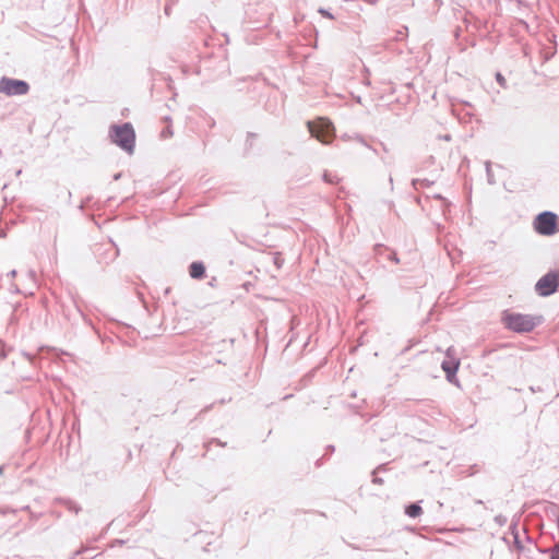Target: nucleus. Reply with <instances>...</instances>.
Instances as JSON below:
<instances>
[{"label": "nucleus", "instance_id": "obj_1", "mask_svg": "<svg viewBox=\"0 0 559 559\" xmlns=\"http://www.w3.org/2000/svg\"><path fill=\"white\" fill-rule=\"evenodd\" d=\"M501 322L506 329L515 333H530L542 322V317L524 314L503 310L501 313Z\"/></svg>", "mask_w": 559, "mask_h": 559}, {"label": "nucleus", "instance_id": "obj_2", "mask_svg": "<svg viewBox=\"0 0 559 559\" xmlns=\"http://www.w3.org/2000/svg\"><path fill=\"white\" fill-rule=\"evenodd\" d=\"M108 136L111 143L116 144L128 154H132L134 152L136 135L131 122L111 124L109 127Z\"/></svg>", "mask_w": 559, "mask_h": 559}, {"label": "nucleus", "instance_id": "obj_3", "mask_svg": "<svg viewBox=\"0 0 559 559\" xmlns=\"http://www.w3.org/2000/svg\"><path fill=\"white\" fill-rule=\"evenodd\" d=\"M533 227L540 236H554L559 233V215L551 211L540 212L535 216Z\"/></svg>", "mask_w": 559, "mask_h": 559}, {"label": "nucleus", "instance_id": "obj_4", "mask_svg": "<svg viewBox=\"0 0 559 559\" xmlns=\"http://www.w3.org/2000/svg\"><path fill=\"white\" fill-rule=\"evenodd\" d=\"M308 130L312 138L322 143H329L334 136V126L329 119L319 118L317 121H307Z\"/></svg>", "mask_w": 559, "mask_h": 559}, {"label": "nucleus", "instance_id": "obj_5", "mask_svg": "<svg viewBox=\"0 0 559 559\" xmlns=\"http://www.w3.org/2000/svg\"><path fill=\"white\" fill-rule=\"evenodd\" d=\"M559 288V269L550 270L535 284V292L540 297H548Z\"/></svg>", "mask_w": 559, "mask_h": 559}, {"label": "nucleus", "instance_id": "obj_6", "mask_svg": "<svg viewBox=\"0 0 559 559\" xmlns=\"http://www.w3.org/2000/svg\"><path fill=\"white\" fill-rule=\"evenodd\" d=\"M29 84L20 79L2 76L0 79V93L7 96H21L29 92Z\"/></svg>", "mask_w": 559, "mask_h": 559}, {"label": "nucleus", "instance_id": "obj_7", "mask_svg": "<svg viewBox=\"0 0 559 559\" xmlns=\"http://www.w3.org/2000/svg\"><path fill=\"white\" fill-rule=\"evenodd\" d=\"M460 364V359L455 356H451V359H444L441 362V368L445 373L447 381L456 386H460V381L456 376Z\"/></svg>", "mask_w": 559, "mask_h": 559}, {"label": "nucleus", "instance_id": "obj_8", "mask_svg": "<svg viewBox=\"0 0 559 559\" xmlns=\"http://www.w3.org/2000/svg\"><path fill=\"white\" fill-rule=\"evenodd\" d=\"M374 253L377 257L392 261L393 263H400L396 251L391 250L384 245L378 243L374 246Z\"/></svg>", "mask_w": 559, "mask_h": 559}, {"label": "nucleus", "instance_id": "obj_9", "mask_svg": "<svg viewBox=\"0 0 559 559\" xmlns=\"http://www.w3.org/2000/svg\"><path fill=\"white\" fill-rule=\"evenodd\" d=\"M206 267L202 261H193L189 265V275L194 280H203L205 277Z\"/></svg>", "mask_w": 559, "mask_h": 559}, {"label": "nucleus", "instance_id": "obj_10", "mask_svg": "<svg viewBox=\"0 0 559 559\" xmlns=\"http://www.w3.org/2000/svg\"><path fill=\"white\" fill-rule=\"evenodd\" d=\"M423 513V508L419 502H413L405 507V514L409 518H418Z\"/></svg>", "mask_w": 559, "mask_h": 559}, {"label": "nucleus", "instance_id": "obj_11", "mask_svg": "<svg viewBox=\"0 0 559 559\" xmlns=\"http://www.w3.org/2000/svg\"><path fill=\"white\" fill-rule=\"evenodd\" d=\"M57 501L63 504L67 508V510L74 512L75 514H78L82 510L81 507L71 499L59 498Z\"/></svg>", "mask_w": 559, "mask_h": 559}, {"label": "nucleus", "instance_id": "obj_12", "mask_svg": "<svg viewBox=\"0 0 559 559\" xmlns=\"http://www.w3.org/2000/svg\"><path fill=\"white\" fill-rule=\"evenodd\" d=\"M431 185H433V181H431L429 179H413L412 180V186L415 190H418L419 186L420 187H430Z\"/></svg>", "mask_w": 559, "mask_h": 559}, {"label": "nucleus", "instance_id": "obj_13", "mask_svg": "<svg viewBox=\"0 0 559 559\" xmlns=\"http://www.w3.org/2000/svg\"><path fill=\"white\" fill-rule=\"evenodd\" d=\"M385 464H380L373 472H372V483L376 485H382L383 479L379 476H377L378 472L385 471Z\"/></svg>", "mask_w": 559, "mask_h": 559}, {"label": "nucleus", "instance_id": "obj_14", "mask_svg": "<svg viewBox=\"0 0 559 559\" xmlns=\"http://www.w3.org/2000/svg\"><path fill=\"white\" fill-rule=\"evenodd\" d=\"M323 180L325 182L330 183V185H336V183H338L340 178L335 174H332V173H329V171H324Z\"/></svg>", "mask_w": 559, "mask_h": 559}, {"label": "nucleus", "instance_id": "obj_15", "mask_svg": "<svg viewBox=\"0 0 559 559\" xmlns=\"http://www.w3.org/2000/svg\"><path fill=\"white\" fill-rule=\"evenodd\" d=\"M258 139V134L254 132H248L246 140V151H249L253 147L254 141Z\"/></svg>", "mask_w": 559, "mask_h": 559}, {"label": "nucleus", "instance_id": "obj_16", "mask_svg": "<svg viewBox=\"0 0 559 559\" xmlns=\"http://www.w3.org/2000/svg\"><path fill=\"white\" fill-rule=\"evenodd\" d=\"M356 141L378 155V150L369 144L362 135H356Z\"/></svg>", "mask_w": 559, "mask_h": 559}, {"label": "nucleus", "instance_id": "obj_17", "mask_svg": "<svg viewBox=\"0 0 559 559\" xmlns=\"http://www.w3.org/2000/svg\"><path fill=\"white\" fill-rule=\"evenodd\" d=\"M285 260L281 252H274L273 253V264L276 266V269H281L284 264Z\"/></svg>", "mask_w": 559, "mask_h": 559}, {"label": "nucleus", "instance_id": "obj_18", "mask_svg": "<svg viewBox=\"0 0 559 559\" xmlns=\"http://www.w3.org/2000/svg\"><path fill=\"white\" fill-rule=\"evenodd\" d=\"M496 82L500 85V87L507 90L508 84L506 78L502 75L501 72H496L495 74Z\"/></svg>", "mask_w": 559, "mask_h": 559}, {"label": "nucleus", "instance_id": "obj_19", "mask_svg": "<svg viewBox=\"0 0 559 559\" xmlns=\"http://www.w3.org/2000/svg\"><path fill=\"white\" fill-rule=\"evenodd\" d=\"M549 551V559H559V542L551 548H546Z\"/></svg>", "mask_w": 559, "mask_h": 559}, {"label": "nucleus", "instance_id": "obj_20", "mask_svg": "<svg viewBox=\"0 0 559 559\" xmlns=\"http://www.w3.org/2000/svg\"><path fill=\"white\" fill-rule=\"evenodd\" d=\"M526 559H539L536 556V549H532L530 547H526L524 551L521 552Z\"/></svg>", "mask_w": 559, "mask_h": 559}, {"label": "nucleus", "instance_id": "obj_21", "mask_svg": "<svg viewBox=\"0 0 559 559\" xmlns=\"http://www.w3.org/2000/svg\"><path fill=\"white\" fill-rule=\"evenodd\" d=\"M518 525H519V519L512 520V522L510 524V527H509V531H510V533H511V535L513 537L520 536V533H519V530H518Z\"/></svg>", "mask_w": 559, "mask_h": 559}, {"label": "nucleus", "instance_id": "obj_22", "mask_svg": "<svg viewBox=\"0 0 559 559\" xmlns=\"http://www.w3.org/2000/svg\"><path fill=\"white\" fill-rule=\"evenodd\" d=\"M513 546L515 547V549L519 551V552H522L524 551V549L526 548L522 540L520 539V536H515L513 537Z\"/></svg>", "mask_w": 559, "mask_h": 559}, {"label": "nucleus", "instance_id": "obj_23", "mask_svg": "<svg viewBox=\"0 0 559 559\" xmlns=\"http://www.w3.org/2000/svg\"><path fill=\"white\" fill-rule=\"evenodd\" d=\"M485 166H486V174H487L488 182L490 185H492L495 181L492 179L493 176H492V171H491V163L489 160H487L485 163Z\"/></svg>", "mask_w": 559, "mask_h": 559}, {"label": "nucleus", "instance_id": "obj_24", "mask_svg": "<svg viewBox=\"0 0 559 559\" xmlns=\"http://www.w3.org/2000/svg\"><path fill=\"white\" fill-rule=\"evenodd\" d=\"M318 12L323 16V17H326V19H330V20H333L334 19V15L326 9H323V8H320L318 10Z\"/></svg>", "mask_w": 559, "mask_h": 559}, {"label": "nucleus", "instance_id": "obj_25", "mask_svg": "<svg viewBox=\"0 0 559 559\" xmlns=\"http://www.w3.org/2000/svg\"><path fill=\"white\" fill-rule=\"evenodd\" d=\"M174 132H173V128L170 126L166 127L163 131H162V136L163 138H169V136H173Z\"/></svg>", "mask_w": 559, "mask_h": 559}, {"label": "nucleus", "instance_id": "obj_26", "mask_svg": "<svg viewBox=\"0 0 559 559\" xmlns=\"http://www.w3.org/2000/svg\"><path fill=\"white\" fill-rule=\"evenodd\" d=\"M495 521L499 524V525H504L507 523V518L499 514L497 516H495Z\"/></svg>", "mask_w": 559, "mask_h": 559}, {"label": "nucleus", "instance_id": "obj_27", "mask_svg": "<svg viewBox=\"0 0 559 559\" xmlns=\"http://www.w3.org/2000/svg\"><path fill=\"white\" fill-rule=\"evenodd\" d=\"M7 357L5 344L0 340V358Z\"/></svg>", "mask_w": 559, "mask_h": 559}, {"label": "nucleus", "instance_id": "obj_28", "mask_svg": "<svg viewBox=\"0 0 559 559\" xmlns=\"http://www.w3.org/2000/svg\"><path fill=\"white\" fill-rule=\"evenodd\" d=\"M210 444H217L219 447H226V442H222L219 439H216V438L211 439L209 442V445Z\"/></svg>", "mask_w": 559, "mask_h": 559}, {"label": "nucleus", "instance_id": "obj_29", "mask_svg": "<svg viewBox=\"0 0 559 559\" xmlns=\"http://www.w3.org/2000/svg\"><path fill=\"white\" fill-rule=\"evenodd\" d=\"M87 549H88L87 547L82 546L81 548H79L78 550H75V551L73 552V557H72V558H74V557H76V556H80V555L84 554Z\"/></svg>", "mask_w": 559, "mask_h": 559}, {"label": "nucleus", "instance_id": "obj_30", "mask_svg": "<svg viewBox=\"0 0 559 559\" xmlns=\"http://www.w3.org/2000/svg\"><path fill=\"white\" fill-rule=\"evenodd\" d=\"M445 356L447 358L445 359H451V356H455V350L453 347H449L445 352Z\"/></svg>", "mask_w": 559, "mask_h": 559}, {"label": "nucleus", "instance_id": "obj_31", "mask_svg": "<svg viewBox=\"0 0 559 559\" xmlns=\"http://www.w3.org/2000/svg\"><path fill=\"white\" fill-rule=\"evenodd\" d=\"M334 451H335V447L333 444H329L325 448V455H331L332 453H334Z\"/></svg>", "mask_w": 559, "mask_h": 559}, {"label": "nucleus", "instance_id": "obj_32", "mask_svg": "<svg viewBox=\"0 0 559 559\" xmlns=\"http://www.w3.org/2000/svg\"><path fill=\"white\" fill-rule=\"evenodd\" d=\"M524 533H525V540H526L527 543H530V544H534V545H535L536 543L534 542V539L532 538V536H530V534H528V532H527V530H526V528L524 530Z\"/></svg>", "mask_w": 559, "mask_h": 559}, {"label": "nucleus", "instance_id": "obj_33", "mask_svg": "<svg viewBox=\"0 0 559 559\" xmlns=\"http://www.w3.org/2000/svg\"><path fill=\"white\" fill-rule=\"evenodd\" d=\"M530 391H531L532 393H537V392H543L544 390H543V388H542V386H539V385H537V386L531 385V386H530Z\"/></svg>", "mask_w": 559, "mask_h": 559}, {"label": "nucleus", "instance_id": "obj_34", "mask_svg": "<svg viewBox=\"0 0 559 559\" xmlns=\"http://www.w3.org/2000/svg\"><path fill=\"white\" fill-rule=\"evenodd\" d=\"M535 549H536V554L538 555H546V554H549V551H546V548H540L538 547L536 544H535Z\"/></svg>", "mask_w": 559, "mask_h": 559}, {"label": "nucleus", "instance_id": "obj_35", "mask_svg": "<svg viewBox=\"0 0 559 559\" xmlns=\"http://www.w3.org/2000/svg\"><path fill=\"white\" fill-rule=\"evenodd\" d=\"M23 355L26 357V359L28 361H31L32 364L34 362V360H35V356L34 355L28 354V353H24Z\"/></svg>", "mask_w": 559, "mask_h": 559}, {"label": "nucleus", "instance_id": "obj_36", "mask_svg": "<svg viewBox=\"0 0 559 559\" xmlns=\"http://www.w3.org/2000/svg\"><path fill=\"white\" fill-rule=\"evenodd\" d=\"M379 145L381 146V148H382V151H383L384 153H388V152H389L388 146H386L383 142L379 141Z\"/></svg>", "mask_w": 559, "mask_h": 559}, {"label": "nucleus", "instance_id": "obj_37", "mask_svg": "<svg viewBox=\"0 0 559 559\" xmlns=\"http://www.w3.org/2000/svg\"><path fill=\"white\" fill-rule=\"evenodd\" d=\"M433 199H436V200H440V201H443V202H445V201H447V200H445L441 194H439V193L435 194V195H433Z\"/></svg>", "mask_w": 559, "mask_h": 559}, {"label": "nucleus", "instance_id": "obj_38", "mask_svg": "<svg viewBox=\"0 0 559 559\" xmlns=\"http://www.w3.org/2000/svg\"><path fill=\"white\" fill-rule=\"evenodd\" d=\"M211 407H212V405L205 406L203 409H201V411H200L199 415H201V414H203V413H205V412L210 411V409H211Z\"/></svg>", "mask_w": 559, "mask_h": 559}, {"label": "nucleus", "instance_id": "obj_39", "mask_svg": "<svg viewBox=\"0 0 559 559\" xmlns=\"http://www.w3.org/2000/svg\"><path fill=\"white\" fill-rule=\"evenodd\" d=\"M493 352V349H485L484 350V357L488 356L489 354H491Z\"/></svg>", "mask_w": 559, "mask_h": 559}, {"label": "nucleus", "instance_id": "obj_40", "mask_svg": "<svg viewBox=\"0 0 559 559\" xmlns=\"http://www.w3.org/2000/svg\"><path fill=\"white\" fill-rule=\"evenodd\" d=\"M381 160L384 163V164H391L392 162L391 160H388L385 157L381 156Z\"/></svg>", "mask_w": 559, "mask_h": 559}, {"label": "nucleus", "instance_id": "obj_41", "mask_svg": "<svg viewBox=\"0 0 559 559\" xmlns=\"http://www.w3.org/2000/svg\"><path fill=\"white\" fill-rule=\"evenodd\" d=\"M8 275H9V276L14 277V276L16 275V271H15V270H12L11 272H9V274H8Z\"/></svg>", "mask_w": 559, "mask_h": 559}, {"label": "nucleus", "instance_id": "obj_42", "mask_svg": "<svg viewBox=\"0 0 559 559\" xmlns=\"http://www.w3.org/2000/svg\"><path fill=\"white\" fill-rule=\"evenodd\" d=\"M120 177H121V174H120V173H118V174H116V175L114 176V180H119V179H120Z\"/></svg>", "mask_w": 559, "mask_h": 559}, {"label": "nucleus", "instance_id": "obj_43", "mask_svg": "<svg viewBox=\"0 0 559 559\" xmlns=\"http://www.w3.org/2000/svg\"><path fill=\"white\" fill-rule=\"evenodd\" d=\"M169 10H170L169 5H166V7H165V13H166V14H169Z\"/></svg>", "mask_w": 559, "mask_h": 559}, {"label": "nucleus", "instance_id": "obj_44", "mask_svg": "<svg viewBox=\"0 0 559 559\" xmlns=\"http://www.w3.org/2000/svg\"><path fill=\"white\" fill-rule=\"evenodd\" d=\"M389 181H390L391 186L393 187V178H392V176H390Z\"/></svg>", "mask_w": 559, "mask_h": 559}, {"label": "nucleus", "instance_id": "obj_45", "mask_svg": "<svg viewBox=\"0 0 559 559\" xmlns=\"http://www.w3.org/2000/svg\"><path fill=\"white\" fill-rule=\"evenodd\" d=\"M509 344H501L500 347H508Z\"/></svg>", "mask_w": 559, "mask_h": 559}, {"label": "nucleus", "instance_id": "obj_46", "mask_svg": "<svg viewBox=\"0 0 559 559\" xmlns=\"http://www.w3.org/2000/svg\"><path fill=\"white\" fill-rule=\"evenodd\" d=\"M476 503H477V504H481V503H483V501H481V500H477V501H476Z\"/></svg>", "mask_w": 559, "mask_h": 559}, {"label": "nucleus", "instance_id": "obj_47", "mask_svg": "<svg viewBox=\"0 0 559 559\" xmlns=\"http://www.w3.org/2000/svg\"><path fill=\"white\" fill-rule=\"evenodd\" d=\"M502 540H503L504 543H508L507 537H502Z\"/></svg>", "mask_w": 559, "mask_h": 559}, {"label": "nucleus", "instance_id": "obj_48", "mask_svg": "<svg viewBox=\"0 0 559 559\" xmlns=\"http://www.w3.org/2000/svg\"><path fill=\"white\" fill-rule=\"evenodd\" d=\"M2 471V467L0 466V472Z\"/></svg>", "mask_w": 559, "mask_h": 559}]
</instances>
